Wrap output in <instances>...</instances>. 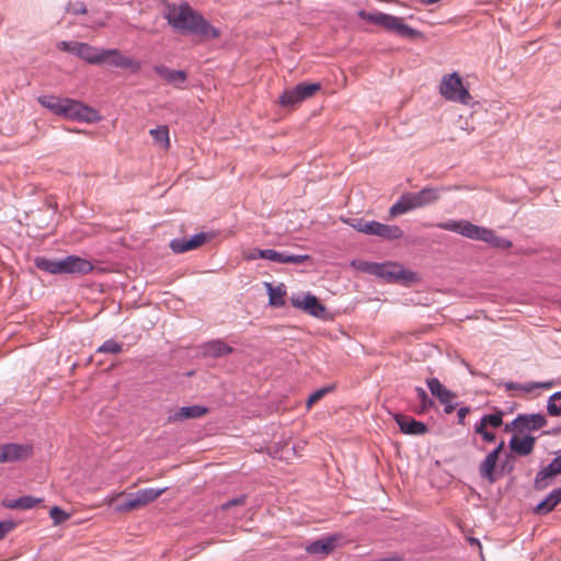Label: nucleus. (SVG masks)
<instances>
[{"label":"nucleus","instance_id":"obj_1","mask_svg":"<svg viewBox=\"0 0 561 561\" xmlns=\"http://www.w3.org/2000/svg\"><path fill=\"white\" fill-rule=\"evenodd\" d=\"M163 18L174 31L198 36L202 41L215 39L221 35L219 28L186 2L168 4Z\"/></svg>","mask_w":561,"mask_h":561},{"label":"nucleus","instance_id":"obj_2","mask_svg":"<svg viewBox=\"0 0 561 561\" xmlns=\"http://www.w3.org/2000/svg\"><path fill=\"white\" fill-rule=\"evenodd\" d=\"M38 103L53 114L67 119L82 123H95L102 118L95 108L69 98L42 95L38 98Z\"/></svg>","mask_w":561,"mask_h":561},{"label":"nucleus","instance_id":"obj_3","mask_svg":"<svg viewBox=\"0 0 561 561\" xmlns=\"http://www.w3.org/2000/svg\"><path fill=\"white\" fill-rule=\"evenodd\" d=\"M437 228L459 233L471 240L484 241L494 248L506 250L512 247V242L495 234L492 229L477 226L468 220H447L435 225Z\"/></svg>","mask_w":561,"mask_h":561},{"label":"nucleus","instance_id":"obj_4","mask_svg":"<svg viewBox=\"0 0 561 561\" xmlns=\"http://www.w3.org/2000/svg\"><path fill=\"white\" fill-rule=\"evenodd\" d=\"M358 16L404 38H413L420 35V32L404 24L402 18L390 15L380 11L367 12L365 10L359 11Z\"/></svg>","mask_w":561,"mask_h":561},{"label":"nucleus","instance_id":"obj_5","mask_svg":"<svg viewBox=\"0 0 561 561\" xmlns=\"http://www.w3.org/2000/svg\"><path fill=\"white\" fill-rule=\"evenodd\" d=\"M439 93L446 100L461 104H469L471 100L469 91L457 72L445 75L442 78Z\"/></svg>","mask_w":561,"mask_h":561},{"label":"nucleus","instance_id":"obj_6","mask_svg":"<svg viewBox=\"0 0 561 561\" xmlns=\"http://www.w3.org/2000/svg\"><path fill=\"white\" fill-rule=\"evenodd\" d=\"M353 228L368 236H377L386 240H397L403 237L402 229L397 225H386L375 220L357 219Z\"/></svg>","mask_w":561,"mask_h":561},{"label":"nucleus","instance_id":"obj_7","mask_svg":"<svg viewBox=\"0 0 561 561\" xmlns=\"http://www.w3.org/2000/svg\"><path fill=\"white\" fill-rule=\"evenodd\" d=\"M375 276L388 283L412 284L417 280L416 273L394 262L378 263Z\"/></svg>","mask_w":561,"mask_h":561},{"label":"nucleus","instance_id":"obj_8","mask_svg":"<svg viewBox=\"0 0 561 561\" xmlns=\"http://www.w3.org/2000/svg\"><path fill=\"white\" fill-rule=\"evenodd\" d=\"M321 90L319 82H301L296 87L285 90L279 96V104L284 107H296L305 100L312 98Z\"/></svg>","mask_w":561,"mask_h":561},{"label":"nucleus","instance_id":"obj_9","mask_svg":"<svg viewBox=\"0 0 561 561\" xmlns=\"http://www.w3.org/2000/svg\"><path fill=\"white\" fill-rule=\"evenodd\" d=\"M290 302L293 307L300 309L314 318L323 319L325 316V307L312 294H295L290 297Z\"/></svg>","mask_w":561,"mask_h":561},{"label":"nucleus","instance_id":"obj_10","mask_svg":"<svg viewBox=\"0 0 561 561\" xmlns=\"http://www.w3.org/2000/svg\"><path fill=\"white\" fill-rule=\"evenodd\" d=\"M102 64L129 70L133 73H137L141 70V62L124 55L118 49H102Z\"/></svg>","mask_w":561,"mask_h":561},{"label":"nucleus","instance_id":"obj_11","mask_svg":"<svg viewBox=\"0 0 561 561\" xmlns=\"http://www.w3.org/2000/svg\"><path fill=\"white\" fill-rule=\"evenodd\" d=\"M32 453L33 447L28 444L9 443L0 445V463L24 460Z\"/></svg>","mask_w":561,"mask_h":561},{"label":"nucleus","instance_id":"obj_12","mask_svg":"<svg viewBox=\"0 0 561 561\" xmlns=\"http://www.w3.org/2000/svg\"><path fill=\"white\" fill-rule=\"evenodd\" d=\"M393 419L399 426L400 431L405 435L420 436L427 433V425L421 421L415 420L410 415L396 413Z\"/></svg>","mask_w":561,"mask_h":561},{"label":"nucleus","instance_id":"obj_13","mask_svg":"<svg viewBox=\"0 0 561 561\" xmlns=\"http://www.w3.org/2000/svg\"><path fill=\"white\" fill-rule=\"evenodd\" d=\"M547 424V419L541 413L518 414L512 422L515 428L523 433L525 431H536L542 428Z\"/></svg>","mask_w":561,"mask_h":561},{"label":"nucleus","instance_id":"obj_14","mask_svg":"<svg viewBox=\"0 0 561 561\" xmlns=\"http://www.w3.org/2000/svg\"><path fill=\"white\" fill-rule=\"evenodd\" d=\"M449 187H430L426 186L419 192H409L415 208H422L434 204L440 197L442 192L448 191Z\"/></svg>","mask_w":561,"mask_h":561},{"label":"nucleus","instance_id":"obj_15","mask_svg":"<svg viewBox=\"0 0 561 561\" xmlns=\"http://www.w3.org/2000/svg\"><path fill=\"white\" fill-rule=\"evenodd\" d=\"M208 239L207 233L199 232L192 236L190 239L175 238L171 240L170 248L174 253H184L202 247Z\"/></svg>","mask_w":561,"mask_h":561},{"label":"nucleus","instance_id":"obj_16","mask_svg":"<svg viewBox=\"0 0 561 561\" xmlns=\"http://www.w3.org/2000/svg\"><path fill=\"white\" fill-rule=\"evenodd\" d=\"M504 448V442L501 440L499 445L490 451L479 466L481 477L488 479L489 482L495 481L494 470L501 451Z\"/></svg>","mask_w":561,"mask_h":561},{"label":"nucleus","instance_id":"obj_17","mask_svg":"<svg viewBox=\"0 0 561 561\" xmlns=\"http://www.w3.org/2000/svg\"><path fill=\"white\" fill-rule=\"evenodd\" d=\"M62 274H88L93 270L90 261L76 255L61 259Z\"/></svg>","mask_w":561,"mask_h":561},{"label":"nucleus","instance_id":"obj_18","mask_svg":"<svg viewBox=\"0 0 561 561\" xmlns=\"http://www.w3.org/2000/svg\"><path fill=\"white\" fill-rule=\"evenodd\" d=\"M153 71L167 83L182 89L187 79V73L183 70H174L163 65L153 67Z\"/></svg>","mask_w":561,"mask_h":561},{"label":"nucleus","instance_id":"obj_19","mask_svg":"<svg viewBox=\"0 0 561 561\" xmlns=\"http://www.w3.org/2000/svg\"><path fill=\"white\" fill-rule=\"evenodd\" d=\"M267 261L276 262L279 264H301L310 259L308 254H290L286 251L278 252L273 249H265L262 253Z\"/></svg>","mask_w":561,"mask_h":561},{"label":"nucleus","instance_id":"obj_20","mask_svg":"<svg viewBox=\"0 0 561 561\" xmlns=\"http://www.w3.org/2000/svg\"><path fill=\"white\" fill-rule=\"evenodd\" d=\"M207 411L206 407L199 404L182 407L168 416V422L178 423L190 419H198L205 415Z\"/></svg>","mask_w":561,"mask_h":561},{"label":"nucleus","instance_id":"obj_21","mask_svg":"<svg viewBox=\"0 0 561 561\" xmlns=\"http://www.w3.org/2000/svg\"><path fill=\"white\" fill-rule=\"evenodd\" d=\"M536 438L530 435L518 437L512 436L510 439V448L518 456H527L533 453L535 447Z\"/></svg>","mask_w":561,"mask_h":561},{"label":"nucleus","instance_id":"obj_22","mask_svg":"<svg viewBox=\"0 0 561 561\" xmlns=\"http://www.w3.org/2000/svg\"><path fill=\"white\" fill-rule=\"evenodd\" d=\"M559 503H561V486L553 489L542 501L534 508L537 515L550 513Z\"/></svg>","mask_w":561,"mask_h":561},{"label":"nucleus","instance_id":"obj_23","mask_svg":"<svg viewBox=\"0 0 561 561\" xmlns=\"http://www.w3.org/2000/svg\"><path fill=\"white\" fill-rule=\"evenodd\" d=\"M335 547V538L334 537H325L318 540L312 541L306 547V552L309 554H322L327 556L334 550Z\"/></svg>","mask_w":561,"mask_h":561},{"label":"nucleus","instance_id":"obj_24","mask_svg":"<svg viewBox=\"0 0 561 561\" xmlns=\"http://www.w3.org/2000/svg\"><path fill=\"white\" fill-rule=\"evenodd\" d=\"M426 386L440 403H445L448 398H456V393L447 389L437 378L432 377L426 379Z\"/></svg>","mask_w":561,"mask_h":561},{"label":"nucleus","instance_id":"obj_25","mask_svg":"<svg viewBox=\"0 0 561 561\" xmlns=\"http://www.w3.org/2000/svg\"><path fill=\"white\" fill-rule=\"evenodd\" d=\"M413 209H416L413 201L408 193H403L400 198L389 208V216L391 218L404 215Z\"/></svg>","mask_w":561,"mask_h":561},{"label":"nucleus","instance_id":"obj_26","mask_svg":"<svg viewBox=\"0 0 561 561\" xmlns=\"http://www.w3.org/2000/svg\"><path fill=\"white\" fill-rule=\"evenodd\" d=\"M102 49L103 48H98L87 43H82L78 56L89 64L100 65L102 64L103 57Z\"/></svg>","mask_w":561,"mask_h":561},{"label":"nucleus","instance_id":"obj_27","mask_svg":"<svg viewBox=\"0 0 561 561\" xmlns=\"http://www.w3.org/2000/svg\"><path fill=\"white\" fill-rule=\"evenodd\" d=\"M204 355L210 357H221L232 352V347L220 340H214L204 345Z\"/></svg>","mask_w":561,"mask_h":561},{"label":"nucleus","instance_id":"obj_28","mask_svg":"<svg viewBox=\"0 0 561 561\" xmlns=\"http://www.w3.org/2000/svg\"><path fill=\"white\" fill-rule=\"evenodd\" d=\"M167 488L162 489H154V488H146L138 490L137 492L133 493L139 507H142L151 502H153L156 499H158L161 494L165 492Z\"/></svg>","mask_w":561,"mask_h":561},{"label":"nucleus","instance_id":"obj_29","mask_svg":"<svg viewBox=\"0 0 561 561\" xmlns=\"http://www.w3.org/2000/svg\"><path fill=\"white\" fill-rule=\"evenodd\" d=\"M35 266L49 274H62L61 260L48 259L45 256H37L34 260Z\"/></svg>","mask_w":561,"mask_h":561},{"label":"nucleus","instance_id":"obj_30","mask_svg":"<svg viewBox=\"0 0 561 561\" xmlns=\"http://www.w3.org/2000/svg\"><path fill=\"white\" fill-rule=\"evenodd\" d=\"M558 474V472L549 469V465L543 467L537 472L534 479V489L539 491L547 489L553 482L554 477Z\"/></svg>","mask_w":561,"mask_h":561},{"label":"nucleus","instance_id":"obj_31","mask_svg":"<svg viewBox=\"0 0 561 561\" xmlns=\"http://www.w3.org/2000/svg\"><path fill=\"white\" fill-rule=\"evenodd\" d=\"M41 502H42L41 499H37L32 495H25V496H21L19 499L11 500V501L7 502L5 506L9 508H12V510H14V508L31 510V508L35 507Z\"/></svg>","mask_w":561,"mask_h":561},{"label":"nucleus","instance_id":"obj_32","mask_svg":"<svg viewBox=\"0 0 561 561\" xmlns=\"http://www.w3.org/2000/svg\"><path fill=\"white\" fill-rule=\"evenodd\" d=\"M267 287V293L270 297V305L274 307H283L285 305L284 296L286 294L284 286H273L270 283L265 284Z\"/></svg>","mask_w":561,"mask_h":561},{"label":"nucleus","instance_id":"obj_33","mask_svg":"<svg viewBox=\"0 0 561 561\" xmlns=\"http://www.w3.org/2000/svg\"><path fill=\"white\" fill-rule=\"evenodd\" d=\"M503 411H496L492 414H484L476 424H482L484 427L491 426L493 428H497L503 424Z\"/></svg>","mask_w":561,"mask_h":561},{"label":"nucleus","instance_id":"obj_34","mask_svg":"<svg viewBox=\"0 0 561 561\" xmlns=\"http://www.w3.org/2000/svg\"><path fill=\"white\" fill-rule=\"evenodd\" d=\"M547 412L551 416L561 415V390L549 397L547 401Z\"/></svg>","mask_w":561,"mask_h":561},{"label":"nucleus","instance_id":"obj_35","mask_svg":"<svg viewBox=\"0 0 561 561\" xmlns=\"http://www.w3.org/2000/svg\"><path fill=\"white\" fill-rule=\"evenodd\" d=\"M416 397L421 403L416 410L419 414H423L434 405V401L427 396L426 391L422 387H415Z\"/></svg>","mask_w":561,"mask_h":561},{"label":"nucleus","instance_id":"obj_36","mask_svg":"<svg viewBox=\"0 0 561 561\" xmlns=\"http://www.w3.org/2000/svg\"><path fill=\"white\" fill-rule=\"evenodd\" d=\"M116 512H130L133 510L139 508V505L133 493L128 494L125 500L118 501L115 504Z\"/></svg>","mask_w":561,"mask_h":561},{"label":"nucleus","instance_id":"obj_37","mask_svg":"<svg viewBox=\"0 0 561 561\" xmlns=\"http://www.w3.org/2000/svg\"><path fill=\"white\" fill-rule=\"evenodd\" d=\"M122 344L114 340H106L101 346L98 347L99 353L117 354L122 352Z\"/></svg>","mask_w":561,"mask_h":561},{"label":"nucleus","instance_id":"obj_38","mask_svg":"<svg viewBox=\"0 0 561 561\" xmlns=\"http://www.w3.org/2000/svg\"><path fill=\"white\" fill-rule=\"evenodd\" d=\"M352 265L362 272H365L370 275H375L378 263L367 262V261H358V262L354 261L352 263Z\"/></svg>","mask_w":561,"mask_h":561},{"label":"nucleus","instance_id":"obj_39","mask_svg":"<svg viewBox=\"0 0 561 561\" xmlns=\"http://www.w3.org/2000/svg\"><path fill=\"white\" fill-rule=\"evenodd\" d=\"M473 431L476 434L481 435L482 439L486 443H493L495 440V434L488 431V428L482 426V424H474Z\"/></svg>","mask_w":561,"mask_h":561},{"label":"nucleus","instance_id":"obj_40","mask_svg":"<svg viewBox=\"0 0 561 561\" xmlns=\"http://www.w3.org/2000/svg\"><path fill=\"white\" fill-rule=\"evenodd\" d=\"M81 44L82 43H80V42H66V41H62V42H59L57 44V47H58V49H60L62 51L72 53V54L78 56L79 49L81 47Z\"/></svg>","mask_w":561,"mask_h":561},{"label":"nucleus","instance_id":"obj_41","mask_svg":"<svg viewBox=\"0 0 561 561\" xmlns=\"http://www.w3.org/2000/svg\"><path fill=\"white\" fill-rule=\"evenodd\" d=\"M49 515L55 524H61L69 518V514H67L64 510H61L58 506L51 507L49 511Z\"/></svg>","mask_w":561,"mask_h":561},{"label":"nucleus","instance_id":"obj_42","mask_svg":"<svg viewBox=\"0 0 561 561\" xmlns=\"http://www.w3.org/2000/svg\"><path fill=\"white\" fill-rule=\"evenodd\" d=\"M149 133L154 140H170L169 128L165 125H161L157 128L150 129Z\"/></svg>","mask_w":561,"mask_h":561},{"label":"nucleus","instance_id":"obj_43","mask_svg":"<svg viewBox=\"0 0 561 561\" xmlns=\"http://www.w3.org/2000/svg\"><path fill=\"white\" fill-rule=\"evenodd\" d=\"M332 389H333V387H323V388L316 390L314 392H312L309 396V398L307 400V405L311 407L313 403H316L317 401L322 399L325 394H328Z\"/></svg>","mask_w":561,"mask_h":561},{"label":"nucleus","instance_id":"obj_44","mask_svg":"<svg viewBox=\"0 0 561 561\" xmlns=\"http://www.w3.org/2000/svg\"><path fill=\"white\" fill-rule=\"evenodd\" d=\"M245 500H247V495H244V494H242L240 496H237L234 499H231V500H229V501H227V502L221 504V510L222 511H228L232 506L243 505L245 503Z\"/></svg>","mask_w":561,"mask_h":561},{"label":"nucleus","instance_id":"obj_45","mask_svg":"<svg viewBox=\"0 0 561 561\" xmlns=\"http://www.w3.org/2000/svg\"><path fill=\"white\" fill-rule=\"evenodd\" d=\"M15 523L13 520H1L0 522V540L3 539L13 528Z\"/></svg>","mask_w":561,"mask_h":561},{"label":"nucleus","instance_id":"obj_46","mask_svg":"<svg viewBox=\"0 0 561 561\" xmlns=\"http://www.w3.org/2000/svg\"><path fill=\"white\" fill-rule=\"evenodd\" d=\"M68 11L72 14L85 13L87 9L82 2L73 3L68 7Z\"/></svg>","mask_w":561,"mask_h":561},{"label":"nucleus","instance_id":"obj_47","mask_svg":"<svg viewBox=\"0 0 561 561\" xmlns=\"http://www.w3.org/2000/svg\"><path fill=\"white\" fill-rule=\"evenodd\" d=\"M455 399L456 398H448L446 399L445 403H442L446 414H450L457 408L458 403L454 402Z\"/></svg>","mask_w":561,"mask_h":561},{"label":"nucleus","instance_id":"obj_48","mask_svg":"<svg viewBox=\"0 0 561 561\" xmlns=\"http://www.w3.org/2000/svg\"><path fill=\"white\" fill-rule=\"evenodd\" d=\"M549 469L554 471V472H558L559 474L561 473V454L558 455L550 463H549Z\"/></svg>","mask_w":561,"mask_h":561},{"label":"nucleus","instance_id":"obj_49","mask_svg":"<svg viewBox=\"0 0 561 561\" xmlns=\"http://www.w3.org/2000/svg\"><path fill=\"white\" fill-rule=\"evenodd\" d=\"M470 409L468 407H461L457 411L458 423L463 424L466 416L469 414Z\"/></svg>","mask_w":561,"mask_h":561},{"label":"nucleus","instance_id":"obj_50","mask_svg":"<svg viewBox=\"0 0 561 561\" xmlns=\"http://www.w3.org/2000/svg\"><path fill=\"white\" fill-rule=\"evenodd\" d=\"M265 252V249H254L253 252L251 254H249L248 259L249 260H257V259H263V260H266V257L264 255H262V253Z\"/></svg>","mask_w":561,"mask_h":561},{"label":"nucleus","instance_id":"obj_51","mask_svg":"<svg viewBox=\"0 0 561 561\" xmlns=\"http://www.w3.org/2000/svg\"><path fill=\"white\" fill-rule=\"evenodd\" d=\"M535 389H538V381H531L522 385V391L524 392H531Z\"/></svg>","mask_w":561,"mask_h":561},{"label":"nucleus","instance_id":"obj_52","mask_svg":"<svg viewBox=\"0 0 561 561\" xmlns=\"http://www.w3.org/2000/svg\"><path fill=\"white\" fill-rule=\"evenodd\" d=\"M556 382L553 380L538 382V389H551Z\"/></svg>","mask_w":561,"mask_h":561},{"label":"nucleus","instance_id":"obj_53","mask_svg":"<svg viewBox=\"0 0 561 561\" xmlns=\"http://www.w3.org/2000/svg\"><path fill=\"white\" fill-rule=\"evenodd\" d=\"M505 389L506 390H522V383L510 381V382L505 383Z\"/></svg>","mask_w":561,"mask_h":561},{"label":"nucleus","instance_id":"obj_54","mask_svg":"<svg viewBox=\"0 0 561 561\" xmlns=\"http://www.w3.org/2000/svg\"><path fill=\"white\" fill-rule=\"evenodd\" d=\"M467 370L469 371L470 375L472 376H479V377H482V378H486V375L483 374V373H478L476 370L472 369V367L468 364V363H463Z\"/></svg>","mask_w":561,"mask_h":561},{"label":"nucleus","instance_id":"obj_55","mask_svg":"<svg viewBox=\"0 0 561 561\" xmlns=\"http://www.w3.org/2000/svg\"><path fill=\"white\" fill-rule=\"evenodd\" d=\"M439 0H422V3L424 4H434L436 2H438Z\"/></svg>","mask_w":561,"mask_h":561},{"label":"nucleus","instance_id":"obj_56","mask_svg":"<svg viewBox=\"0 0 561 561\" xmlns=\"http://www.w3.org/2000/svg\"><path fill=\"white\" fill-rule=\"evenodd\" d=\"M512 428H515V426H514V425H511V423L505 425V431H507V432H508V431H511Z\"/></svg>","mask_w":561,"mask_h":561},{"label":"nucleus","instance_id":"obj_57","mask_svg":"<svg viewBox=\"0 0 561 561\" xmlns=\"http://www.w3.org/2000/svg\"><path fill=\"white\" fill-rule=\"evenodd\" d=\"M169 147H170V142H169V141L163 142V148H164V150H168V149H169Z\"/></svg>","mask_w":561,"mask_h":561},{"label":"nucleus","instance_id":"obj_58","mask_svg":"<svg viewBox=\"0 0 561 561\" xmlns=\"http://www.w3.org/2000/svg\"><path fill=\"white\" fill-rule=\"evenodd\" d=\"M470 541H471V543L480 545L478 539L471 538Z\"/></svg>","mask_w":561,"mask_h":561}]
</instances>
